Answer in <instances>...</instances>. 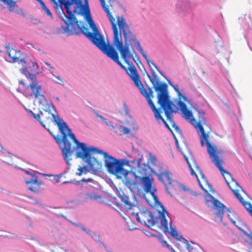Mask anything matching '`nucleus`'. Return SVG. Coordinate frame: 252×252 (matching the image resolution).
<instances>
[{
  "instance_id": "nucleus-10",
  "label": "nucleus",
  "mask_w": 252,
  "mask_h": 252,
  "mask_svg": "<svg viewBox=\"0 0 252 252\" xmlns=\"http://www.w3.org/2000/svg\"><path fill=\"white\" fill-rule=\"evenodd\" d=\"M128 74L134 82L136 86L140 90L141 94L146 98L147 100L149 98H154V92L152 88H148L149 93H148L147 90L143 87L136 68L131 63L128 65Z\"/></svg>"
},
{
  "instance_id": "nucleus-28",
  "label": "nucleus",
  "mask_w": 252,
  "mask_h": 252,
  "mask_svg": "<svg viewBox=\"0 0 252 252\" xmlns=\"http://www.w3.org/2000/svg\"><path fill=\"white\" fill-rule=\"evenodd\" d=\"M31 179L30 181H26V183L27 184H37L38 185H39L40 184H38L37 183V177L34 174H32L31 175Z\"/></svg>"
},
{
  "instance_id": "nucleus-55",
  "label": "nucleus",
  "mask_w": 252,
  "mask_h": 252,
  "mask_svg": "<svg viewBox=\"0 0 252 252\" xmlns=\"http://www.w3.org/2000/svg\"><path fill=\"white\" fill-rule=\"evenodd\" d=\"M209 128H210V131H211V128L210 127Z\"/></svg>"
},
{
  "instance_id": "nucleus-50",
  "label": "nucleus",
  "mask_w": 252,
  "mask_h": 252,
  "mask_svg": "<svg viewBox=\"0 0 252 252\" xmlns=\"http://www.w3.org/2000/svg\"><path fill=\"white\" fill-rule=\"evenodd\" d=\"M117 206L118 208L120 209L121 207H122V205L120 204H117Z\"/></svg>"
},
{
  "instance_id": "nucleus-1",
  "label": "nucleus",
  "mask_w": 252,
  "mask_h": 252,
  "mask_svg": "<svg viewBox=\"0 0 252 252\" xmlns=\"http://www.w3.org/2000/svg\"><path fill=\"white\" fill-rule=\"evenodd\" d=\"M108 5H106L105 0H100L101 5L112 25L114 32L113 44L116 47L117 50L120 53L121 58L126 63L129 65L128 59H132L136 63H140L142 69L146 72L144 65L140 61V58L136 53L132 45V42L137 48L138 51V47L137 42L140 43L137 39L135 35L130 31L129 26L126 22L125 19L123 17H117V21L115 22V19L112 15L110 11L113 10V6L117 3L116 0H106Z\"/></svg>"
},
{
  "instance_id": "nucleus-39",
  "label": "nucleus",
  "mask_w": 252,
  "mask_h": 252,
  "mask_svg": "<svg viewBox=\"0 0 252 252\" xmlns=\"http://www.w3.org/2000/svg\"><path fill=\"white\" fill-rule=\"evenodd\" d=\"M29 189H30L31 190L34 192H38V189L36 188V187H31L29 188Z\"/></svg>"
},
{
  "instance_id": "nucleus-22",
  "label": "nucleus",
  "mask_w": 252,
  "mask_h": 252,
  "mask_svg": "<svg viewBox=\"0 0 252 252\" xmlns=\"http://www.w3.org/2000/svg\"><path fill=\"white\" fill-rule=\"evenodd\" d=\"M232 222L245 235H248L251 231L244 221H232Z\"/></svg>"
},
{
  "instance_id": "nucleus-18",
  "label": "nucleus",
  "mask_w": 252,
  "mask_h": 252,
  "mask_svg": "<svg viewBox=\"0 0 252 252\" xmlns=\"http://www.w3.org/2000/svg\"><path fill=\"white\" fill-rule=\"evenodd\" d=\"M111 129L119 135H122L129 133L130 130L127 127L122 126H114L112 121L105 122V123Z\"/></svg>"
},
{
  "instance_id": "nucleus-11",
  "label": "nucleus",
  "mask_w": 252,
  "mask_h": 252,
  "mask_svg": "<svg viewBox=\"0 0 252 252\" xmlns=\"http://www.w3.org/2000/svg\"><path fill=\"white\" fill-rule=\"evenodd\" d=\"M152 98H149L147 101L152 110V111L154 112L155 117L157 121L159 122L160 120L162 121V122L163 123L164 125L166 127L169 128V126L167 123L166 122V121L164 120V119L162 118V116L161 115V113H162V110L161 109H163V110L164 112L165 115L167 119L168 120H169L170 122L173 121L172 118H173V114L172 113L173 112H176L173 109V107L174 106V104H173V102L172 101V105L171 106V110L169 109L167 110L168 112V115H166L165 113V111L163 107H161V105H160V107L158 108H157L154 103V102L152 101Z\"/></svg>"
},
{
  "instance_id": "nucleus-37",
  "label": "nucleus",
  "mask_w": 252,
  "mask_h": 252,
  "mask_svg": "<svg viewBox=\"0 0 252 252\" xmlns=\"http://www.w3.org/2000/svg\"><path fill=\"white\" fill-rule=\"evenodd\" d=\"M53 252H67L62 248H57L53 250Z\"/></svg>"
},
{
  "instance_id": "nucleus-48",
  "label": "nucleus",
  "mask_w": 252,
  "mask_h": 252,
  "mask_svg": "<svg viewBox=\"0 0 252 252\" xmlns=\"http://www.w3.org/2000/svg\"><path fill=\"white\" fill-rule=\"evenodd\" d=\"M24 171L26 173V174L29 175H31L32 174V173H31L30 171H28V170H24Z\"/></svg>"
},
{
  "instance_id": "nucleus-41",
  "label": "nucleus",
  "mask_w": 252,
  "mask_h": 252,
  "mask_svg": "<svg viewBox=\"0 0 252 252\" xmlns=\"http://www.w3.org/2000/svg\"><path fill=\"white\" fill-rule=\"evenodd\" d=\"M173 87L174 90L175 91V92L176 93H177L178 95H180L181 94L178 88V85H177V86H173Z\"/></svg>"
},
{
  "instance_id": "nucleus-9",
  "label": "nucleus",
  "mask_w": 252,
  "mask_h": 252,
  "mask_svg": "<svg viewBox=\"0 0 252 252\" xmlns=\"http://www.w3.org/2000/svg\"><path fill=\"white\" fill-rule=\"evenodd\" d=\"M158 179L164 184L166 190L172 195H174L180 188L179 183L173 179L172 173L168 170L157 174Z\"/></svg>"
},
{
  "instance_id": "nucleus-43",
  "label": "nucleus",
  "mask_w": 252,
  "mask_h": 252,
  "mask_svg": "<svg viewBox=\"0 0 252 252\" xmlns=\"http://www.w3.org/2000/svg\"><path fill=\"white\" fill-rule=\"evenodd\" d=\"M172 126L175 128V129L176 131L179 130V127L175 124V123H174L172 125Z\"/></svg>"
},
{
  "instance_id": "nucleus-7",
  "label": "nucleus",
  "mask_w": 252,
  "mask_h": 252,
  "mask_svg": "<svg viewBox=\"0 0 252 252\" xmlns=\"http://www.w3.org/2000/svg\"><path fill=\"white\" fill-rule=\"evenodd\" d=\"M140 160V158L137 160V173L139 174L138 177L141 181L144 191L147 193H150L157 202L158 201V197L155 194L157 189L154 186L153 178L151 177L153 170L148 164H142Z\"/></svg>"
},
{
  "instance_id": "nucleus-26",
  "label": "nucleus",
  "mask_w": 252,
  "mask_h": 252,
  "mask_svg": "<svg viewBox=\"0 0 252 252\" xmlns=\"http://www.w3.org/2000/svg\"><path fill=\"white\" fill-rule=\"evenodd\" d=\"M77 170L79 172L76 173V174L79 176H81L83 174H86L88 172L87 167L85 166H81L80 165L78 166Z\"/></svg>"
},
{
  "instance_id": "nucleus-42",
  "label": "nucleus",
  "mask_w": 252,
  "mask_h": 252,
  "mask_svg": "<svg viewBox=\"0 0 252 252\" xmlns=\"http://www.w3.org/2000/svg\"><path fill=\"white\" fill-rule=\"evenodd\" d=\"M246 235L248 236V238L251 241L250 243L252 245V233L251 231H250L249 234Z\"/></svg>"
},
{
  "instance_id": "nucleus-21",
  "label": "nucleus",
  "mask_w": 252,
  "mask_h": 252,
  "mask_svg": "<svg viewBox=\"0 0 252 252\" xmlns=\"http://www.w3.org/2000/svg\"><path fill=\"white\" fill-rule=\"evenodd\" d=\"M138 216L140 218V220L142 219L143 220H155L154 217L153 216L151 212L148 210L142 212L139 211Z\"/></svg>"
},
{
  "instance_id": "nucleus-36",
  "label": "nucleus",
  "mask_w": 252,
  "mask_h": 252,
  "mask_svg": "<svg viewBox=\"0 0 252 252\" xmlns=\"http://www.w3.org/2000/svg\"><path fill=\"white\" fill-rule=\"evenodd\" d=\"M123 106H124V110L125 112V114L126 115H128L129 114V109H128L126 104V103H124Z\"/></svg>"
},
{
  "instance_id": "nucleus-5",
  "label": "nucleus",
  "mask_w": 252,
  "mask_h": 252,
  "mask_svg": "<svg viewBox=\"0 0 252 252\" xmlns=\"http://www.w3.org/2000/svg\"><path fill=\"white\" fill-rule=\"evenodd\" d=\"M137 44L138 47V51L145 59L151 68L152 77H151L148 73H147V74L148 77L153 85V88H154L155 91L158 93L157 102L159 105H161V107L164 108L166 115H168L167 110L169 109L171 110V106L172 105V101L169 99L167 90V85L165 83L159 82L158 78V76L154 70L152 68V65H153L161 75H163V73L158 67L153 62L150 60L146 53L143 51L140 43L137 42Z\"/></svg>"
},
{
  "instance_id": "nucleus-15",
  "label": "nucleus",
  "mask_w": 252,
  "mask_h": 252,
  "mask_svg": "<svg viewBox=\"0 0 252 252\" xmlns=\"http://www.w3.org/2000/svg\"><path fill=\"white\" fill-rule=\"evenodd\" d=\"M223 170L224 171V172H223V173L221 171H220V172L223 176L229 188L233 191V193L234 194L235 196L238 198V199L240 201H242L243 198L241 196L239 193V191L238 189H235L233 187L234 186H238V184L232 178L231 175L228 172L225 170L223 168Z\"/></svg>"
},
{
  "instance_id": "nucleus-47",
  "label": "nucleus",
  "mask_w": 252,
  "mask_h": 252,
  "mask_svg": "<svg viewBox=\"0 0 252 252\" xmlns=\"http://www.w3.org/2000/svg\"><path fill=\"white\" fill-rule=\"evenodd\" d=\"M57 78L58 79V80L61 81V82H59V83L60 84H62L63 85V84L62 83H63V81L62 80H61V78L59 77V76H58L57 77Z\"/></svg>"
},
{
  "instance_id": "nucleus-23",
  "label": "nucleus",
  "mask_w": 252,
  "mask_h": 252,
  "mask_svg": "<svg viewBox=\"0 0 252 252\" xmlns=\"http://www.w3.org/2000/svg\"><path fill=\"white\" fill-rule=\"evenodd\" d=\"M2 1L8 6V9L10 11H13L15 6H17L15 0H0V2Z\"/></svg>"
},
{
  "instance_id": "nucleus-49",
  "label": "nucleus",
  "mask_w": 252,
  "mask_h": 252,
  "mask_svg": "<svg viewBox=\"0 0 252 252\" xmlns=\"http://www.w3.org/2000/svg\"><path fill=\"white\" fill-rule=\"evenodd\" d=\"M137 64V65L138 66V67L139 69L140 70H141L142 68V67H141V66L140 64V63H138V64Z\"/></svg>"
},
{
  "instance_id": "nucleus-53",
  "label": "nucleus",
  "mask_w": 252,
  "mask_h": 252,
  "mask_svg": "<svg viewBox=\"0 0 252 252\" xmlns=\"http://www.w3.org/2000/svg\"><path fill=\"white\" fill-rule=\"evenodd\" d=\"M57 100H59V98H58V97L57 98Z\"/></svg>"
},
{
  "instance_id": "nucleus-35",
  "label": "nucleus",
  "mask_w": 252,
  "mask_h": 252,
  "mask_svg": "<svg viewBox=\"0 0 252 252\" xmlns=\"http://www.w3.org/2000/svg\"><path fill=\"white\" fill-rule=\"evenodd\" d=\"M92 181H93V179H91V178H88L87 179L83 178L80 181H78L76 182L75 183V184L79 185L80 183L81 182H87V181L92 182Z\"/></svg>"
},
{
  "instance_id": "nucleus-24",
  "label": "nucleus",
  "mask_w": 252,
  "mask_h": 252,
  "mask_svg": "<svg viewBox=\"0 0 252 252\" xmlns=\"http://www.w3.org/2000/svg\"><path fill=\"white\" fill-rule=\"evenodd\" d=\"M38 2H39L41 5V6L44 11L46 13V14L49 16L50 17H52V14L50 10L48 8V7L46 6L45 3L42 0H36Z\"/></svg>"
},
{
  "instance_id": "nucleus-3",
  "label": "nucleus",
  "mask_w": 252,
  "mask_h": 252,
  "mask_svg": "<svg viewBox=\"0 0 252 252\" xmlns=\"http://www.w3.org/2000/svg\"><path fill=\"white\" fill-rule=\"evenodd\" d=\"M71 136L74 138L75 144L76 158H81L87 163L90 169L94 173L100 171L102 168V160L109 173L116 174L122 173L124 170L123 163L107 153L96 147H87L84 143L80 142L74 134Z\"/></svg>"
},
{
  "instance_id": "nucleus-44",
  "label": "nucleus",
  "mask_w": 252,
  "mask_h": 252,
  "mask_svg": "<svg viewBox=\"0 0 252 252\" xmlns=\"http://www.w3.org/2000/svg\"><path fill=\"white\" fill-rule=\"evenodd\" d=\"M198 169L199 171V173L200 174L201 176V177L202 178H205V176H204V175L203 174V173H202V172L199 169V167L198 166H197L196 167Z\"/></svg>"
},
{
  "instance_id": "nucleus-4",
  "label": "nucleus",
  "mask_w": 252,
  "mask_h": 252,
  "mask_svg": "<svg viewBox=\"0 0 252 252\" xmlns=\"http://www.w3.org/2000/svg\"><path fill=\"white\" fill-rule=\"evenodd\" d=\"M52 110L56 111V108L53 104H48V109L44 110V112L40 111L38 114H35L32 111H30L29 112L31 116L35 120L39 121L41 125L45 128L46 126L44 123L50 124L52 119H53L55 124L57 125L59 129V131L62 134V138L56 139L57 142L60 144L62 142L63 146L62 147V151L63 156L64 159L66 161L67 164L70 165L69 161L71 160V158L69 157L75 151V146L72 144V142L69 140V138L74 143V138L71 136V129L68 128L66 123L63 119H61L58 115H55L52 113Z\"/></svg>"
},
{
  "instance_id": "nucleus-12",
  "label": "nucleus",
  "mask_w": 252,
  "mask_h": 252,
  "mask_svg": "<svg viewBox=\"0 0 252 252\" xmlns=\"http://www.w3.org/2000/svg\"><path fill=\"white\" fill-rule=\"evenodd\" d=\"M121 201L124 204L126 213L128 215L133 216L136 220H140V218L138 216L139 212V207L132 203L129 200V198L126 195L123 194L121 196Z\"/></svg>"
},
{
  "instance_id": "nucleus-25",
  "label": "nucleus",
  "mask_w": 252,
  "mask_h": 252,
  "mask_svg": "<svg viewBox=\"0 0 252 252\" xmlns=\"http://www.w3.org/2000/svg\"><path fill=\"white\" fill-rule=\"evenodd\" d=\"M250 214L252 213V205L250 202L245 201L244 199L240 201Z\"/></svg>"
},
{
  "instance_id": "nucleus-51",
  "label": "nucleus",
  "mask_w": 252,
  "mask_h": 252,
  "mask_svg": "<svg viewBox=\"0 0 252 252\" xmlns=\"http://www.w3.org/2000/svg\"><path fill=\"white\" fill-rule=\"evenodd\" d=\"M46 65H47L48 66H50V64L49 63H45Z\"/></svg>"
},
{
  "instance_id": "nucleus-32",
  "label": "nucleus",
  "mask_w": 252,
  "mask_h": 252,
  "mask_svg": "<svg viewBox=\"0 0 252 252\" xmlns=\"http://www.w3.org/2000/svg\"><path fill=\"white\" fill-rule=\"evenodd\" d=\"M81 228H82V229L85 232H86L87 234H89L90 235H91V236L94 238V237H95L96 239H99V235H97L96 234H95L94 233H90V230H88L86 228H85L84 226H82L81 227Z\"/></svg>"
},
{
  "instance_id": "nucleus-52",
  "label": "nucleus",
  "mask_w": 252,
  "mask_h": 252,
  "mask_svg": "<svg viewBox=\"0 0 252 252\" xmlns=\"http://www.w3.org/2000/svg\"><path fill=\"white\" fill-rule=\"evenodd\" d=\"M127 174V172L126 171V172L125 173H124V175H126Z\"/></svg>"
},
{
  "instance_id": "nucleus-54",
  "label": "nucleus",
  "mask_w": 252,
  "mask_h": 252,
  "mask_svg": "<svg viewBox=\"0 0 252 252\" xmlns=\"http://www.w3.org/2000/svg\"><path fill=\"white\" fill-rule=\"evenodd\" d=\"M103 245L105 247H106V246L105 245V244H103Z\"/></svg>"
},
{
  "instance_id": "nucleus-46",
  "label": "nucleus",
  "mask_w": 252,
  "mask_h": 252,
  "mask_svg": "<svg viewBox=\"0 0 252 252\" xmlns=\"http://www.w3.org/2000/svg\"><path fill=\"white\" fill-rule=\"evenodd\" d=\"M19 83H20L21 84L23 85V86L24 87H26V84L24 83V82L23 80H20V81H19Z\"/></svg>"
},
{
  "instance_id": "nucleus-17",
  "label": "nucleus",
  "mask_w": 252,
  "mask_h": 252,
  "mask_svg": "<svg viewBox=\"0 0 252 252\" xmlns=\"http://www.w3.org/2000/svg\"><path fill=\"white\" fill-rule=\"evenodd\" d=\"M178 104L183 114V117L191 125L193 124L195 122V119L193 117L192 112L188 109L186 104L181 101H179Z\"/></svg>"
},
{
  "instance_id": "nucleus-6",
  "label": "nucleus",
  "mask_w": 252,
  "mask_h": 252,
  "mask_svg": "<svg viewBox=\"0 0 252 252\" xmlns=\"http://www.w3.org/2000/svg\"><path fill=\"white\" fill-rule=\"evenodd\" d=\"M197 120V122L195 120L194 123L192 124V125H193L195 128L197 129L198 132L200 133L199 137L201 146L204 147L205 144L207 145V152L211 161L215 164L220 171H221L222 173L224 172L222 166L223 161L222 158L219 156L220 152L218 150L217 147L215 145H212L210 143L208 133L205 132L203 128V126L206 124V118L205 117L204 112H198Z\"/></svg>"
},
{
  "instance_id": "nucleus-27",
  "label": "nucleus",
  "mask_w": 252,
  "mask_h": 252,
  "mask_svg": "<svg viewBox=\"0 0 252 252\" xmlns=\"http://www.w3.org/2000/svg\"><path fill=\"white\" fill-rule=\"evenodd\" d=\"M227 217L230 220H235L238 219L237 215L233 211H231L229 209H227Z\"/></svg>"
},
{
  "instance_id": "nucleus-29",
  "label": "nucleus",
  "mask_w": 252,
  "mask_h": 252,
  "mask_svg": "<svg viewBox=\"0 0 252 252\" xmlns=\"http://www.w3.org/2000/svg\"><path fill=\"white\" fill-rule=\"evenodd\" d=\"M138 222H140L142 224H143L144 225L146 226L148 228H151L152 230H154L152 227L154 226L156 222L158 221H138Z\"/></svg>"
},
{
  "instance_id": "nucleus-8",
  "label": "nucleus",
  "mask_w": 252,
  "mask_h": 252,
  "mask_svg": "<svg viewBox=\"0 0 252 252\" xmlns=\"http://www.w3.org/2000/svg\"><path fill=\"white\" fill-rule=\"evenodd\" d=\"M22 74L27 76L31 81L29 87L31 90V93L29 94L30 96H34L38 99V102L44 105L46 103V99L44 94V92L43 91L40 85L37 82L35 75L30 73L27 67H24L21 70Z\"/></svg>"
},
{
  "instance_id": "nucleus-30",
  "label": "nucleus",
  "mask_w": 252,
  "mask_h": 252,
  "mask_svg": "<svg viewBox=\"0 0 252 252\" xmlns=\"http://www.w3.org/2000/svg\"><path fill=\"white\" fill-rule=\"evenodd\" d=\"M128 229L130 231L134 229H139L137 225L134 223V221H128L127 223Z\"/></svg>"
},
{
  "instance_id": "nucleus-33",
  "label": "nucleus",
  "mask_w": 252,
  "mask_h": 252,
  "mask_svg": "<svg viewBox=\"0 0 252 252\" xmlns=\"http://www.w3.org/2000/svg\"><path fill=\"white\" fill-rule=\"evenodd\" d=\"M151 163L155 166L157 165L158 159L156 157L152 154H150L149 155Z\"/></svg>"
},
{
  "instance_id": "nucleus-13",
  "label": "nucleus",
  "mask_w": 252,
  "mask_h": 252,
  "mask_svg": "<svg viewBox=\"0 0 252 252\" xmlns=\"http://www.w3.org/2000/svg\"><path fill=\"white\" fill-rule=\"evenodd\" d=\"M161 225L165 232H168L175 239L185 243L187 240L181 235L177 231L175 225L172 221H161Z\"/></svg>"
},
{
  "instance_id": "nucleus-2",
  "label": "nucleus",
  "mask_w": 252,
  "mask_h": 252,
  "mask_svg": "<svg viewBox=\"0 0 252 252\" xmlns=\"http://www.w3.org/2000/svg\"><path fill=\"white\" fill-rule=\"evenodd\" d=\"M80 0V6H78V8L76 9L77 11L76 12H74V10L76 9V5L73 4L70 6L69 11L74 17V19H70L69 18L71 16H69L67 12L66 13L68 16H66L64 15L65 19L64 20V21L66 24V26L62 27L64 31V32L67 33V35L76 34V25L77 24L78 21L73 13L82 14L88 12L89 13V15L87 16L88 22L90 28L93 31V32H88V29H85L86 31H83L84 34L108 57L116 62L122 69L127 71V68L119 60L118 53L113 46L109 44H106L104 42L103 36L99 33L95 24L91 17L89 7L88 6L85 7L84 5L83 4L82 0Z\"/></svg>"
},
{
  "instance_id": "nucleus-34",
  "label": "nucleus",
  "mask_w": 252,
  "mask_h": 252,
  "mask_svg": "<svg viewBox=\"0 0 252 252\" xmlns=\"http://www.w3.org/2000/svg\"><path fill=\"white\" fill-rule=\"evenodd\" d=\"M87 196L92 200H97L98 199L101 198L100 196L97 195V194L94 193H88Z\"/></svg>"
},
{
  "instance_id": "nucleus-40",
  "label": "nucleus",
  "mask_w": 252,
  "mask_h": 252,
  "mask_svg": "<svg viewBox=\"0 0 252 252\" xmlns=\"http://www.w3.org/2000/svg\"><path fill=\"white\" fill-rule=\"evenodd\" d=\"M96 116L99 118L101 121H102L103 122H104V123H105V122H106V120L105 118H104V117L101 115H99L98 114H96Z\"/></svg>"
},
{
  "instance_id": "nucleus-20",
  "label": "nucleus",
  "mask_w": 252,
  "mask_h": 252,
  "mask_svg": "<svg viewBox=\"0 0 252 252\" xmlns=\"http://www.w3.org/2000/svg\"><path fill=\"white\" fill-rule=\"evenodd\" d=\"M159 204L160 209L158 210V218L160 220H167L169 219L170 220H171V218L168 215V213L166 211L165 207L163 206V205L159 202H158Z\"/></svg>"
},
{
  "instance_id": "nucleus-38",
  "label": "nucleus",
  "mask_w": 252,
  "mask_h": 252,
  "mask_svg": "<svg viewBox=\"0 0 252 252\" xmlns=\"http://www.w3.org/2000/svg\"><path fill=\"white\" fill-rule=\"evenodd\" d=\"M189 166L190 170V171H191V175H195L196 176V178H197V180H198V182H200L199 180V179L198 178L197 175L195 174V172L194 171V170H193L192 168L191 167L190 164L189 163Z\"/></svg>"
},
{
  "instance_id": "nucleus-59",
  "label": "nucleus",
  "mask_w": 252,
  "mask_h": 252,
  "mask_svg": "<svg viewBox=\"0 0 252 252\" xmlns=\"http://www.w3.org/2000/svg\"><path fill=\"white\" fill-rule=\"evenodd\" d=\"M251 215L252 216V214Z\"/></svg>"
},
{
  "instance_id": "nucleus-57",
  "label": "nucleus",
  "mask_w": 252,
  "mask_h": 252,
  "mask_svg": "<svg viewBox=\"0 0 252 252\" xmlns=\"http://www.w3.org/2000/svg\"><path fill=\"white\" fill-rule=\"evenodd\" d=\"M63 183H67V182H64Z\"/></svg>"
},
{
  "instance_id": "nucleus-58",
  "label": "nucleus",
  "mask_w": 252,
  "mask_h": 252,
  "mask_svg": "<svg viewBox=\"0 0 252 252\" xmlns=\"http://www.w3.org/2000/svg\"><path fill=\"white\" fill-rule=\"evenodd\" d=\"M200 186L203 188L202 185H200Z\"/></svg>"
},
{
  "instance_id": "nucleus-19",
  "label": "nucleus",
  "mask_w": 252,
  "mask_h": 252,
  "mask_svg": "<svg viewBox=\"0 0 252 252\" xmlns=\"http://www.w3.org/2000/svg\"><path fill=\"white\" fill-rule=\"evenodd\" d=\"M213 199L214 207L217 210L216 213V215L220 220H221L224 212L225 206L218 199H215L214 197H213Z\"/></svg>"
},
{
  "instance_id": "nucleus-16",
  "label": "nucleus",
  "mask_w": 252,
  "mask_h": 252,
  "mask_svg": "<svg viewBox=\"0 0 252 252\" xmlns=\"http://www.w3.org/2000/svg\"><path fill=\"white\" fill-rule=\"evenodd\" d=\"M7 48V53L9 58V62L11 63H16L20 62L21 63H26L25 60L21 58V52L20 51H17L13 48L10 49L9 47H6Z\"/></svg>"
},
{
  "instance_id": "nucleus-31",
  "label": "nucleus",
  "mask_w": 252,
  "mask_h": 252,
  "mask_svg": "<svg viewBox=\"0 0 252 252\" xmlns=\"http://www.w3.org/2000/svg\"><path fill=\"white\" fill-rule=\"evenodd\" d=\"M158 239L160 241L161 245L163 247H167L170 249L171 250H172L173 252H174V250L173 249V248L171 246H170L166 241L162 240L161 237H159Z\"/></svg>"
},
{
  "instance_id": "nucleus-14",
  "label": "nucleus",
  "mask_w": 252,
  "mask_h": 252,
  "mask_svg": "<svg viewBox=\"0 0 252 252\" xmlns=\"http://www.w3.org/2000/svg\"><path fill=\"white\" fill-rule=\"evenodd\" d=\"M51 1L56 4L57 7L61 6L62 5H64V8L66 10V11L69 14V16H71L69 18L71 19L74 17L71 14V12L69 11L70 6L71 5H76V9L74 10V12H77V8L78 6H80L81 0H51Z\"/></svg>"
},
{
  "instance_id": "nucleus-56",
  "label": "nucleus",
  "mask_w": 252,
  "mask_h": 252,
  "mask_svg": "<svg viewBox=\"0 0 252 252\" xmlns=\"http://www.w3.org/2000/svg\"><path fill=\"white\" fill-rule=\"evenodd\" d=\"M63 218H64V219H67L66 217H63Z\"/></svg>"
},
{
  "instance_id": "nucleus-45",
  "label": "nucleus",
  "mask_w": 252,
  "mask_h": 252,
  "mask_svg": "<svg viewBox=\"0 0 252 252\" xmlns=\"http://www.w3.org/2000/svg\"><path fill=\"white\" fill-rule=\"evenodd\" d=\"M123 213H124V215H123L122 214L120 213V215L121 216H122L123 219H124L126 220L127 219V218L126 217V214L124 212H123Z\"/></svg>"
}]
</instances>
